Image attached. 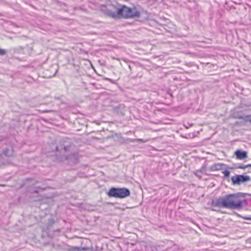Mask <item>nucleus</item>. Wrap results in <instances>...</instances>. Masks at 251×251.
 I'll return each instance as SVG.
<instances>
[{"mask_svg": "<svg viewBox=\"0 0 251 251\" xmlns=\"http://www.w3.org/2000/svg\"><path fill=\"white\" fill-rule=\"evenodd\" d=\"M106 13L109 16L115 19L139 18L141 16L140 12L136 8H129L118 4L109 5Z\"/></svg>", "mask_w": 251, "mask_h": 251, "instance_id": "f257e3e1", "label": "nucleus"}, {"mask_svg": "<svg viewBox=\"0 0 251 251\" xmlns=\"http://www.w3.org/2000/svg\"><path fill=\"white\" fill-rule=\"evenodd\" d=\"M244 201L240 199L238 194H234L219 197L213 201L212 204L219 207L238 209L242 208Z\"/></svg>", "mask_w": 251, "mask_h": 251, "instance_id": "f03ea898", "label": "nucleus"}, {"mask_svg": "<svg viewBox=\"0 0 251 251\" xmlns=\"http://www.w3.org/2000/svg\"><path fill=\"white\" fill-rule=\"evenodd\" d=\"M130 194L129 190L126 188L113 187L109 190L108 193L109 197L116 198H124L129 196Z\"/></svg>", "mask_w": 251, "mask_h": 251, "instance_id": "7ed1b4c3", "label": "nucleus"}, {"mask_svg": "<svg viewBox=\"0 0 251 251\" xmlns=\"http://www.w3.org/2000/svg\"><path fill=\"white\" fill-rule=\"evenodd\" d=\"M13 152L11 147H9L3 151V153L0 155V166L2 165H7L10 163Z\"/></svg>", "mask_w": 251, "mask_h": 251, "instance_id": "20e7f679", "label": "nucleus"}, {"mask_svg": "<svg viewBox=\"0 0 251 251\" xmlns=\"http://www.w3.org/2000/svg\"><path fill=\"white\" fill-rule=\"evenodd\" d=\"M251 180L249 176L236 175L231 178L232 184L233 185H240L241 183L245 182Z\"/></svg>", "mask_w": 251, "mask_h": 251, "instance_id": "39448f33", "label": "nucleus"}, {"mask_svg": "<svg viewBox=\"0 0 251 251\" xmlns=\"http://www.w3.org/2000/svg\"><path fill=\"white\" fill-rule=\"evenodd\" d=\"M235 154L238 159H243L247 157V153L245 151L237 150L235 152Z\"/></svg>", "mask_w": 251, "mask_h": 251, "instance_id": "423d86ee", "label": "nucleus"}, {"mask_svg": "<svg viewBox=\"0 0 251 251\" xmlns=\"http://www.w3.org/2000/svg\"><path fill=\"white\" fill-rule=\"evenodd\" d=\"M249 167H251V164L247 165H240V166H239L237 167V168L244 169L249 168Z\"/></svg>", "mask_w": 251, "mask_h": 251, "instance_id": "0eeeda50", "label": "nucleus"}, {"mask_svg": "<svg viewBox=\"0 0 251 251\" xmlns=\"http://www.w3.org/2000/svg\"><path fill=\"white\" fill-rule=\"evenodd\" d=\"M223 174L225 177H228L230 175V172L228 170H225L223 172Z\"/></svg>", "mask_w": 251, "mask_h": 251, "instance_id": "6e6552de", "label": "nucleus"}, {"mask_svg": "<svg viewBox=\"0 0 251 251\" xmlns=\"http://www.w3.org/2000/svg\"><path fill=\"white\" fill-rule=\"evenodd\" d=\"M6 51L4 49H0V55H3L5 54Z\"/></svg>", "mask_w": 251, "mask_h": 251, "instance_id": "1a4fd4ad", "label": "nucleus"}, {"mask_svg": "<svg viewBox=\"0 0 251 251\" xmlns=\"http://www.w3.org/2000/svg\"><path fill=\"white\" fill-rule=\"evenodd\" d=\"M245 219L251 220V217H244Z\"/></svg>", "mask_w": 251, "mask_h": 251, "instance_id": "9d476101", "label": "nucleus"}, {"mask_svg": "<svg viewBox=\"0 0 251 251\" xmlns=\"http://www.w3.org/2000/svg\"><path fill=\"white\" fill-rule=\"evenodd\" d=\"M74 251H79V248H77V247H75L74 248Z\"/></svg>", "mask_w": 251, "mask_h": 251, "instance_id": "9b49d317", "label": "nucleus"}]
</instances>
